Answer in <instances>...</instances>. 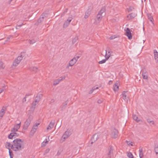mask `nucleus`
Instances as JSON below:
<instances>
[{"instance_id": "f257e3e1", "label": "nucleus", "mask_w": 158, "mask_h": 158, "mask_svg": "<svg viewBox=\"0 0 158 158\" xmlns=\"http://www.w3.org/2000/svg\"><path fill=\"white\" fill-rule=\"evenodd\" d=\"M11 149L14 151H19L24 148L23 140L16 139L13 141Z\"/></svg>"}, {"instance_id": "f03ea898", "label": "nucleus", "mask_w": 158, "mask_h": 158, "mask_svg": "<svg viewBox=\"0 0 158 158\" xmlns=\"http://www.w3.org/2000/svg\"><path fill=\"white\" fill-rule=\"evenodd\" d=\"M33 119V117L31 115H30L26 121L24 122L23 127V129L24 130H27L29 126L31 121Z\"/></svg>"}, {"instance_id": "7ed1b4c3", "label": "nucleus", "mask_w": 158, "mask_h": 158, "mask_svg": "<svg viewBox=\"0 0 158 158\" xmlns=\"http://www.w3.org/2000/svg\"><path fill=\"white\" fill-rule=\"evenodd\" d=\"M48 14L46 13H43L40 16V18L36 23L35 24V25L38 26L40 23H41L43 20L44 19L47 17Z\"/></svg>"}, {"instance_id": "20e7f679", "label": "nucleus", "mask_w": 158, "mask_h": 158, "mask_svg": "<svg viewBox=\"0 0 158 158\" xmlns=\"http://www.w3.org/2000/svg\"><path fill=\"white\" fill-rule=\"evenodd\" d=\"M72 133V131L71 129H68L64 134L62 136V138L65 139L69 136Z\"/></svg>"}, {"instance_id": "39448f33", "label": "nucleus", "mask_w": 158, "mask_h": 158, "mask_svg": "<svg viewBox=\"0 0 158 158\" xmlns=\"http://www.w3.org/2000/svg\"><path fill=\"white\" fill-rule=\"evenodd\" d=\"M106 55L105 56V59L103 60H102L99 61L98 62V63L99 64H102L104 63H105L106 60H107L109 57H110V56L111 55V53H112L113 52H108V54H109L108 56L107 55V51L106 50Z\"/></svg>"}, {"instance_id": "423d86ee", "label": "nucleus", "mask_w": 158, "mask_h": 158, "mask_svg": "<svg viewBox=\"0 0 158 158\" xmlns=\"http://www.w3.org/2000/svg\"><path fill=\"white\" fill-rule=\"evenodd\" d=\"M118 132L117 130L115 128H113L111 130V136L112 138L115 139L117 137L118 135Z\"/></svg>"}, {"instance_id": "0eeeda50", "label": "nucleus", "mask_w": 158, "mask_h": 158, "mask_svg": "<svg viewBox=\"0 0 158 158\" xmlns=\"http://www.w3.org/2000/svg\"><path fill=\"white\" fill-rule=\"evenodd\" d=\"M113 148L112 146L110 145L108 148V157L111 158L113 155Z\"/></svg>"}, {"instance_id": "6e6552de", "label": "nucleus", "mask_w": 158, "mask_h": 158, "mask_svg": "<svg viewBox=\"0 0 158 158\" xmlns=\"http://www.w3.org/2000/svg\"><path fill=\"white\" fill-rule=\"evenodd\" d=\"M99 138L98 134L97 133L94 134L91 139V144H92L93 143L97 141Z\"/></svg>"}, {"instance_id": "1a4fd4ad", "label": "nucleus", "mask_w": 158, "mask_h": 158, "mask_svg": "<svg viewBox=\"0 0 158 158\" xmlns=\"http://www.w3.org/2000/svg\"><path fill=\"white\" fill-rule=\"evenodd\" d=\"M21 125V122L15 125L14 127L11 130V132H16L20 128Z\"/></svg>"}, {"instance_id": "9d476101", "label": "nucleus", "mask_w": 158, "mask_h": 158, "mask_svg": "<svg viewBox=\"0 0 158 158\" xmlns=\"http://www.w3.org/2000/svg\"><path fill=\"white\" fill-rule=\"evenodd\" d=\"M77 61L76 58L74 57L71 60L68 64V65L67 66V67L68 68L69 66H72L74 65L75 64Z\"/></svg>"}, {"instance_id": "9b49d317", "label": "nucleus", "mask_w": 158, "mask_h": 158, "mask_svg": "<svg viewBox=\"0 0 158 158\" xmlns=\"http://www.w3.org/2000/svg\"><path fill=\"white\" fill-rule=\"evenodd\" d=\"M126 32L125 34L127 36L128 39L129 40H131L132 38V34L130 31V30H125Z\"/></svg>"}, {"instance_id": "f8f14e48", "label": "nucleus", "mask_w": 158, "mask_h": 158, "mask_svg": "<svg viewBox=\"0 0 158 158\" xmlns=\"http://www.w3.org/2000/svg\"><path fill=\"white\" fill-rule=\"evenodd\" d=\"M137 15V14L135 13H132L129 14L127 16V17L128 18V20L132 19L134 18Z\"/></svg>"}, {"instance_id": "ddd939ff", "label": "nucleus", "mask_w": 158, "mask_h": 158, "mask_svg": "<svg viewBox=\"0 0 158 158\" xmlns=\"http://www.w3.org/2000/svg\"><path fill=\"white\" fill-rule=\"evenodd\" d=\"M55 123V121L54 120H52L48 126V127H47V130H49V129H51L53 127Z\"/></svg>"}, {"instance_id": "4468645a", "label": "nucleus", "mask_w": 158, "mask_h": 158, "mask_svg": "<svg viewBox=\"0 0 158 158\" xmlns=\"http://www.w3.org/2000/svg\"><path fill=\"white\" fill-rule=\"evenodd\" d=\"M68 103V100H67L63 103L61 106V108L62 110H64L66 107V106Z\"/></svg>"}, {"instance_id": "2eb2a0df", "label": "nucleus", "mask_w": 158, "mask_h": 158, "mask_svg": "<svg viewBox=\"0 0 158 158\" xmlns=\"http://www.w3.org/2000/svg\"><path fill=\"white\" fill-rule=\"evenodd\" d=\"M42 97V94H38L35 97V102H36L37 103H38L40 101L41 98Z\"/></svg>"}, {"instance_id": "dca6fc26", "label": "nucleus", "mask_w": 158, "mask_h": 158, "mask_svg": "<svg viewBox=\"0 0 158 158\" xmlns=\"http://www.w3.org/2000/svg\"><path fill=\"white\" fill-rule=\"evenodd\" d=\"M142 75L143 78L144 79H147L148 78V73L146 72H145L144 70L142 71Z\"/></svg>"}, {"instance_id": "f3484780", "label": "nucleus", "mask_w": 158, "mask_h": 158, "mask_svg": "<svg viewBox=\"0 0 158 158\" xmlns=\"http://www.w3.org/2000/svg\"><path fill=\"white\" fill-rule=\"evenodd\" d=\"M91 12V10L89 9L85 12V15L84 18L85 19H87L89 16Z\"/></svg>"}, {"instance_id": "a211bd4d", "label": "nucleus", "mask_w": 158, "mask_h": 158, "mask_svg": "<svg viewBox=\"0 0 158 158\" xmlns=\"http://www.w3.org/2000/svg\"><path fill=\"white\" fill-rule=\"evenodd\" d=\"M31 71H33L35 73L39 71V69L37 67H32L30 68Z\"/></svg>"}, {"instance_id": "6ab92c4d", "label": "nucleus", "mask_w": 158, "mask_h": 158, "mask_svg": "<svg viewBox=\"0 0 158 158\" xmlns=\"http://www.w3.org/2000/svg\"><path fill=\"white\" fill-rule=\"evenodd\" d=\"M37 128V127L36 126L34 125L32 129L30 131V134H33L35 132Z\"/></svg>"}, {"instance_id": "aec40b11", "label": "nucleus", "mask_w": 158, "mask_h": 158, "mask_svg": "<svg viewBox=\"0 0 158 158\" xmlns=\"http://www.w3.org/2000/svg\"><path fill=\"white\" fill-rule=\"evenodd\" d=\"M37 103V102H35V101L33 102L31 106V110L33 111L35 110Z\"/></svg>"}, {"instance_id": "412c9836", "label": "nucleus", "mask_w": 158, "mask_h": 158, "mask_svg": "<svg viewBox=\"0 0 158 158\" xmlns=\"http://www.w3.org/2000/svg\"><path fill=\"white\" fill-rule=\"evenodd\" d=\"M139 154L140 158H142L143 156V152L142 148H140L139 150Z\"/></svg>"}, {"instance_id": "4be33fe9", "label": "nucleus", "mask_w": 158, "mask_h": 158, "mask_svg": "<svg viewBox=\"0 0 158 158\" xmlns=\"http://www.w3.org/2000/svg\"><path fill=\"white\" fill-rule=\"evenodd\" d=\"M12 145V144H11L10 143L6 142L5 144V147L6 148L8 149L9 150V149H10V148H11Z\"/></svg>"}, {"instance_id": "5701e85b", "label": "nucleus", "mask_w": 158, "mask_h": 158, "mask_svg": "<svg viewBox=\"0 0 158 158\" xmlns=\"http://www.w3.org/2000/svg\"><path fill=\"white\" fill-rule=\"evenodd\" d=\"M38 40V39H33L31 40L30 39L29 40V43L30 44H32L35 43L36 41Z\"/></svg>"}, {"instance_id": "b1692460", "label": "nucleus", "mask_w": 158, "mask_h": 158, "mask_svg": "<svg viewBox=\"0 0 158 158\" xmlns=\"http://www.w3.org/2000/svg\"><path fill=\"white\" fill-rule=\"evenodd\" d=\"M114 90L115 92L117 91L118 89L119 88V86L118 85V83H116L114 85Z\"/></svg>"}, {"instance_id": "393cba45", "label": "nucleus", "mask_w": 158, "mask_h": 158, "mask_svg": "<svg viewBox=\"0 0 158 158\" xmlns=\"http://www.w3.org/2000/svg\"><path fill=\"white\" fill-rule=\"evenodd\" d=\"M106 10V7H102L100 10L99 11L98 14L102 15V14L104 13Z\"/></svg>"}, {"instance_id": "a878e982", "label": "nucleus", "mask_w": 158, "mask_h": 158, "mask_svg": "<svg viewBox=\"0 0 158 158\" xmlns=\"http://www.w3.org/2000/svg\"><path fill=\"white\" fill-rule=\"evenodd\" d=\"M154 58L155 60H156L158 58V52L156 50H154Z\"/></svg>"}, {"instance_id": "bb28decb", "label": "nucleus", "mask_w": 158, "mask_h": 158, "mask_svg": "<svg viewBox=\"0 0 158 158\" xmlns=\"http://www.w3.org/2000/svg\"><path fill=\"white\" fill-rule=\"evenodd\" d=\"M148 17L149 20L150 21L152 22H153V19L152 16L151 14H148Z\"/></svg>"}, {"instance_id": "cd10ccee", "label": "nucleus", "mask_w": 158, "mask_h": 158, "mask_svg": "<svg viewBox=\"0 0 158 158\" xmlns=\"http://www.w3.org/2000/svg\"><path fill=\"white\" fill-rule=\"evenodd\" d=\"M133 119L137 122H138L140 120L138 119V117L135 114L133 115Z\"/></svg>"}, {"instance_id": "c85d7f7f", "label": "nucleus", "mask_w": 158, "mask_h": 158, "mask_svg": "<svg viewBox=\"0 0 158 158\" xmlns=\"http://www.w3.org/2000/svg\"><path fill=\"white\" fill-rule=\"evenodd\" d=\"M127 91H124L122 94V98L123 99L125 100L126 99V97L127 95L125 94V93H126Z\"/></svg>"}, {"instance_id": "c756f323", "label": "nucleus", "mask_w": 158, "mask_h": 158, "mask_svg": "<svg viewBox=\"0 0 158 158\" xmlns=\"http://www.w3.org/2000/svg\"><path fill=\"white\" fill-rule=\"evenodd\" d=\"M15 135L13 134V132H11V133H10L8 136V138L9 139H12L13 138H14Z\"/></svg>"}, {"instance_id": "7c9ffc66", "label": "nucleus", "mask_w": 158, "mask_h": 158, "mask_svg": "<svg viewBox=\"0 0 158 158\" xmlns=\"http://www.w3.org/2000/svg\"><path fill=\"white\" fill-rule=\"evenodd\" d=\"M97 18L98 21H100L102 18V15L98 13L97 16Z\"/></svg>"}, {"instance_id": "2f4dec72", "label": "nucleus", "mask_w": 158, "mask_h": 158, "mask_svg": "<svg viewBox=\"0 0 158 158\" xmlns=\"http://www.w3.org/2000/svg\"><path fill=\"white\" fill-rule=\"evenodd\" d=\"M78 40V37L77 36H76L73 40H72V44H73L76 43L77 41Z\"/></svg>"}, {"instance_id": "473e14b6", "label": "nucleus", "mask_w": 158, "mask_h": 158, "mask_svg": "<svg viewBox=\"0 0 158 158\" xmlns=\"http://www.w3.org/2000/svg\"><path fill=\"white\" fill-rule=\"evenodd\" d=\"M9 154L10 156V158H13V154L12 151L10 150V149H9Z\"/></svg>"}, {"instance_id": "72a5a7b5", "label": "nucleus", "mask_w": 158, "mask_h": 158, "mask_svg": "<svg viewBox=\"0 0 158 158\" xmlns=\"http://www.w3.org/2000/svg\"><path fill=\"white\" fill-rule=\"evenodd\" d=\"M127 156L129 158H134V156L131 152H129L127 153Z\"/></svg>"}, {"instance_id": "f704fd0d", "label": "nucleus", "mask_w": 158, "mask_h": 158, "mask_svg": "<svg viewBox=\"0 0 158 158\" xmlns=\"http://www.w3.org/2000/svg\"><path fill=\"white\" fill-rule=\"evenodd\" d=\"M70 23H69L68 21H66L65 23H64L63 25V27H67L69 24Z\"/></svg>"}, {"instance_id": "c9c22d12", "label": "nucleus", "mask_w": 158, "mask_h": 158, "mask_svg": "<svg viewBox=\"0 0 158 158\" xmlns=\"http://www.w3.org/2000/svg\"><path fill=\"white\" fill-rule=\"evenodd\" d=\"M60 81L58 80V79H57L55 81H54V83L53 84V85H56L57 84H58L60 82Z\"/></svg>"}, {"instance_id": "e433bc0d", "label": "nucleus", "mask_w": 158, "mask_h": 158, "mask_svg": "<svg viewBox=\"0 0 158 158\" xmlns=\"http://www.w3.org/2000/svg\"><path fill=\"white\" fill-rule=\"evenodd\" d=\"M19 63L16 61L15 60L13 63V66H14L15 67Z\"/></svg>"}, {"instance_id": "4c0bfd02", "label": "nucleus", "mask_w": 158, "mask_h": 158, "mask_svg": "<svg viewBox=\"0 0 158 158\" xmlns=\"http://www.w3.org/2000/svg\"><path fill=\"white\" fill-rule=\"evenodd\" d=\"M22 60V59H21V57H19V56H18L17 59H16L15 60L16 61H17V62H18V63H19L20 62L21 60Z\"/></svg>"}, {"instance_id": "58836bf2", "label": "nucleus", "mask_w": 158, "mask_h": 158, "mask_svg": "<svg viewBox=\"0 0 158 158\" xmlns=\"http://www.w3.org/2000/svg\"><path fill=\"white\" fill-rule=\"evenodd\" d=\"M134 9V8L132 6H130L129 8H127V11L129 12L132 11Z\"/></svg>"}, {"instance_id": "ea45409f", "label": "nucleus", "mask_w": 158, "mask_h": 158, "mask_svg": "<svg viewBox=\"0 0 158 158\" xmlns=\"http://www.w3.org/2000/svg\"><path fill=\"white\" fill-rule=\"evenodd\" d=\"M13 133L14 135H15L14 138H15L16 137L18 136L19 135V134L16 132H13Z\"/></svg>"}, {"instance_id": "a19ab883", "label": "nucleus", "mask_w": 158, "mask_h": 158, "mask_svg": "<svg viewBox=\"0 0 158 158\" xmlns=\"http://www.w3.org/2000/svg\"><path fill=\"white\" fill-rule=\"evenodd\" d=\"M4 68V66L3 65L2 62L0 61V69L1 68L3 69Z\"/></svg>"}, {"instance_id": "79ce46f5", "label": "nucleus", "mask_w": 158, "mask_h": 158, "mask_svg": "<svg viewBox=\"0 0 158 158\" xmlns=\"http://www.w3.org/2000/svg\"><path fill=\"white\" fill-rule=\"evenodd\" d=\"M147 121L149 123H152V124H154V121H153L151 120L150 119H147Z\"/></svg>"}, {"instance_id": "37998d69", "label": "nucleus", "mask_w": 158, "mask_h": 158, "mask_svg": "<svg viewBox=\"0 0 158 158\" xmlns=\"http://www.w3.org/2000/svg\"><path fill=\"white\" fill-rule=\"evenodd\" d=\"M154 150L156 154H158V147H155Z\"/></svg>"}, {"instance_id": "c03bdc74", "label": "nucleus", "mask_w": 158, "mask_h": 158, "mask_svg": "<svg viewBox=\"0 0 158 158\" xmlns=\"http://www.w3.org/2000/svg\"><path fill=\"white\" fill-rule=\"evenodd\" d=\"M25 55V54L24 52H21L20 56H19V57H21L22 59L24 57Z\"/></svg>"}, {"instance_id": "a18cd8bd", "label": "nucleus", "mask_w": 158, "mask_h": 158, "mask_svg": "<svg viewBox=\"0 0 158 158\" xmlns=\"http://www.w3.org/2000/svg\"><path fill=\"white\" fill-rule=\"evenodd\" d=\"M65 78V77H60L58 79L60 81V82L63 79H64Z\"/></svg>"}, {"instance_id": "49530a36", "label": "nucleus", "mask_w": 158, "mask_h": 158, "mask_svg": "<svg viewBox=\"0 0 158 158\" xmlns=\"http://www.w3.org/2000/svg\"><path fill=\"white\" fill-rule=\"evenodd\" d=\"M48 141H46V142H44V141L42 143V146H45V143H48Z\"/></svg>"}, {"instance_id": "de8ad7c7", "label": "nucleus", "mask_w": 158, "mask_h": 158, "mask_svg": "<svg viewBox=\"0 0 158 158\" xmlns=\"http://www.w3.org/2000/svg\"><path fill=\"white\" fill-rule=\"evenodd\" d=\"M116 38V37L115 36V35H113V36H110L109 39H110V40H113L114 39V38Z\"/></svg>"}, {"instance_id": "09e8293b", "label": "nucleus", "mask_w": 158, "mask_h": 158, "mask_svg": "<svg viewBox=\"0 0 158 158\" xmlns=\"http://www.w3.org/2000/svg\"><path fill=\"white\" fill-rule=\"evenodd\" d=\"M72 18L71 17H69V18H68V19H67V21H68V22L69 23H70V22H71V21L72 20Z\"/></svg>"}, {"instance_id": "8fccbe9b", "label": "nucleus", "mask_w": 158, "mask_h": 158, "mask_svg": "<svg viewBox=\"0 0 158 158\" xmlns=\"http://www.w3.org/2000/svg\"><path fill=\"white\" fill-rule=\"evenodd\" d=\"M50 151V149L49 148H48L47 149H46L44 153L46 154L48 153Z\"/></svg>"}, {"instance_id": "3c124183", "label": "nucleus", "mask_w": 158, "mask_h": 158, "mask_svg": "<svg viewBox=\"0 0 158 158\" xmlns=\"http://www.w3.org/2000/svg\"><path fill=\"white\" fill-rule=\"evenodd\" d=\"M4 114V113L2 112H0V117L2 118Z\"/></svg>"}, {"instance_id": "603ef678", "label": "nucleus", "mask_w": 158, "mask_h": 158, "mask_svg": "<svg viewBox=\"0 0 158 158\" xmlns=\"http://www.w3.org/2000/svg\"><path fill=\"white\" fill-rule=\"evenodd\" d=\"M26 97H25L23 98V102H24L26 101Z\"/></svg>"}, {"instance_id": "864d4df0", "label": "nucleus", "mask_w": 158, "mask_h": 158, "mask_svg": "<svg viewBox=\"0 0 158 158\" xmlns=\"http://www.w3.org/2000/svg\"><path fill=\"white\" fill-rule=\"evenodd\" d=\"M127 144H128V145H130L132 146H133V143L132 142H130V143H128Z\"/></svg>"}, {"instance_id": "5fc2aeb1", "label": "nucleus", "mask_w": 158, "mask_h": 158, "mask_svg": "<svg viewBox=\"0 0 158 158\" xmlns=\"http://www.w3.org/2000/svg\"><path fill=\"white\" fill-rule=\"evenodd\" d=\"M22 26V25H18V26H16V29H19V27L21 26Z\"/></svg>"}, {"instance_id": "6e6d98bb", "label": "nucleus", "mask_w": 158, "mask_h": 158, "mask_svg": "<svg viewBox=\"0 0 158 158\" xmlns=\"http://www.w3.org/2000/svg\"><path fill=\"white\" fill-rule=\"evenodd\" d=\"M98 87H96V88H95V87H94L92 88V90H94L96 89H98Z\"/></svg>"}, {"instance_id": "4d7b16f0", "label": "nucleus", "mask_w": 158, "mask_h": 158, "mask_svg": "<svg viewBox=\"0 0 158 158\" xmlns=\"http://www.w3.org/2000/svg\"><path fill=\"white\" fill-rule=\"evenodd\" d=\"M98 103H101L102 102V101L101 100H98L97 102Z\"/></svg>"}, {"instance_id": "13d9d810", "label": "nucleus", "mask_w": 158, "mask_h": 158, "mask_svg": "<svg viewBox=\"0 0 158 158\" xmlns=\"http://www.w3.org/2000/svg\"><path fill=\"white\" fill-rule=\"evenodd\" d=\"M39 124H40L39 123H36L34 125L36 126L37 127L38 125H39Z\"/></svg>"}, {"instance_id": "bf43d9fd", "label": "nucleus", "mask_w": 158, "mask_h": 158, "mask_svg": "<svg viewBox=\"0 0 158 158\" xmlns=\"http://www.w3.org/2000/svg\"><path fill=\"white\" fill-rule=\"evenodd\" d=\"M112 81H110L108 82V84L109 85H110L112 84Z\"/></svg>"}, {"instance_id": "052dcab7", "label": "nucleus", "mask_w": 158, "mask_h": 158, "mask_svg": "<svg viewBox=\"0 0 158 158\" xmlns=\"http://www.w3.org/2000/svg\"><path fill=\"white\" fill-rule=\"evenodd\" d=\"M4 90L3 89H0V94L2 93Z\"/></svg>"}, {"instance_id": "680f3d73", "label": "nucleus", "mask_w": 158, "mask_h": 158, "mask_svg": "<svg viewBox=\"0 0 158 158\" xmlns=\"http://www.w3.org/2000/svg\"><path fill=\"white\" fill-rule=\"evenodd\" d=\"M93 91H94V90H92V89L90 91V92H89V94H91V93H92V92H93Z\"/></svg>"}, {"instance_id": "e2e57ef3", "label": "nucleus", "mask_w": 158, "mask_h": 158, "mask_svg": "<svg viewBox=\"0 0 158 158\" xmlns=\"http://www.w3.org/2000/svg\"><path fill=\"white\" fill-rule=\"evenodd\" d=\"M31 95V94H26V95H25V97L27 98V96H29V95Z\"/></svg>"}, {"instance_id": "0e129e2a", "label": "nucleus", "mask_w": 158, "mask_h": 158, "mask_svg": "<svg viewBox=\"0 0 158 158\" xmlns=\"http://www.w3.org/2000/svg\"><path fill=\"white\" fill-rule=\"evenodd\" d=\"M75 58H76V59L77 60L78 59H79L80 58L79 56H77L76 57H75Z\"/></svg>"}, {"instance_id": "69168bd1", "label": "nucleus", "mask_w": 158, "mask_h": 158, "mask_svg": "<svg viewBox=\"0 0 158 158\" xmlns=\"http://www.w3.org/2000/svg\"><path fill=\"white\" fill-rule=\"evenodd\" d=\"M4 110L3 109H2L1 111V112H3L4 113Z\"/></svg>"}, {"instance_id": "338daca9", "label": "nucleus", "mask_w": 158, "mask_h": 158, "mask_svg": "<svg viewBox=\"0 0 158 158\" xmlns=\"http://www.w3.org/2000/svg\"><path fill=\"white\" fill-rule=\"evenodd\" d=\"M124 30H130L129 28L127 27Z\"/></svg>"}, {"instance_id": "774afa93", "label": "nucleus", "mask_w": 158, "mask_h": 158, "mask_svg": "<svg viewBox=\"0 0 158 158\" xmlns=\"http://www.w3.org/2000/svg\"><path fill=\"white\" fill-rule=\"evenodd\" d=\"M10 37H11L10 36H9V37H8L7 39H9Z\"/></svg>"}]
</instances>
